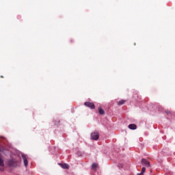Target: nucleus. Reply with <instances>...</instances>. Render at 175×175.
Here are the masks:
<instances>
[{
  "mask_svg": "<svg viewBox=\"0 0 175 175\" xmlns=\"http://www.w3.org/2000/svg\"><path fill=\"white\" fill-rule=\"evenodd\" d=\"M129 129L135 130L136 128H137V126L135 124H131L129 125Z\"/></svg>",
  "mask_w": 175,
  "mask_h": 175,
  "instance_id": "obj_5",
  "label": "nucleus"
},
{
  "mask_svg": "<svg viewBox=\"0 0 175 175\" xmlns=\"http://www.w3.org/2000/svg\"><path fill=\"white\" fill-rule=\"evenodd\" d=\"M3 170H4L3 167H0V172H3Z\"/></svg>",
  "mask_w": 175,
  "mask_h": 175,
  "instance_id": "obj_12",
  "label": "nucleus"
},
{
  "mask_svg": "<svg viewBox=\"0 0 175 175\" xmlns=\"http://www.w3.org/2000/svg\"><path fill=\"white\" fill-rule=\"evenodd\" d=\"M22 158L23 159L25 166H28V160L27 159V157L25 156V154H22Z\"/></svg>",
  "mask_w": 175,
  "mask_h": 175,
  "instance_id": "obj_4",
  "label": "nucleus"
},
{
  "mask_svg": "<svg viewBox=\"0 0 175 175\" xmlns=\"http://www.w3.org/2000/svg\"><path fill=\"white\" fill-rule=\"evenodd\" d=\"M146 173V167H143L142 168L141 173L137 174V175H141V174H144Z\"/></svg>",
  "mask_w": 175,
  "mask_h": 175,
  "instance_id": "obj_6",
  "label": "nucleus"
},
{
  "mask_svg": "<svg viewBox=\"0 0 175 175\" xmlns=\"http://www.w3.org/2000/svg\"><path fill=\"white\" fill-rule=\"evenodd\" d=\"M62 167L63 169H69V165H68V164H66V163L63 164V165H62Z\"/></svg>",
  "mask_w": 175,
  "mask_h": 175,
  "instance_id": "obj_9",
  "label": "nucleus"
},
{
  "mask_svg": "<svg viewBox=\"0 0 175 175\" xmlns=\"http://www.w3.org/2000/svg\"><path fill=\"white\" fill-rule=\"evenodd\" d=\"M142 165H143L144 166H146V167H150V166H151L150 165V161L146 159H142Z\"/></svg>",
  "mask_w": 175,
  "mask_h": 175,
  "instance_id": "obj_3",
  "label": "nucleus"
},
{
  "mask_svg": "<svg viewBox=\"0 0 175 175\" xmlns=\"http://www.w3.org/2000/svg\"><path fill=\"white\" fill-rule=\"evenodd\" d=\"M91 139L92 140H98V139H99V133L98 132L92 133Z\"/></svg>",
  "mask_w": 175,
  "mask_h": 175,
  "instance_id": "obj_1",
  "label": "nucleus"
},
{
  "mask_svg": "<svg viewBox=\"0 0 175 175\" xmlns=\"http://www.w3.org/2000/svg\"><path fill=\"white\" fill-rule=\"evenodd\" d=\"M84 105L86 106V107H89L90 109H95V104H94V103L85 102Z\"/></svg>",
  "mask_w": 175,
  "mask_h": 175,
  "instance_id": "obj_2",
  "label": "nucleus"
},
{
  "mask_svg": "<svg viewBox=\"0 0 175 175\" xmlns=\"http://www.w3.org/2000/svg\"><path fill=\"white\" fill-rule=\"evenodd\" d=\"M98 113L99 114H101L102 116H103V114H105V110H103V109L102 108H99Z\"/></svg>",
  "mask_w": 175,
  "mask_h": 175,
  "instance_id": "obj_8",
  "label": "nucleus"
},
{
  "mask_svg": "<svg viewBox=\"0 0 175 175\" xmlns=\"http://www.w3.org/2000/svg\"><path fill=\"white\" fill-rule=\"evenodd\" d=\"M8 165H9V166H13V161H8Z\"/></svg>",
  "mask_w": 175,
  "mask_h": 175,
  "instance_id": "obj_11",
  "label": "nucleus"
},
{
  "mask_svg": "<svg viewBox=\"0 0 175 175\" xmlns=\"http://www.w3.org/2000/svg\"><path fill=\"white\" fill-rule=\"evenodd\" d=\"M92 167L93 169H96L98 167V164L96 163H94L92 165Z\"/></svg>",
  "mask_w": 175,
  "mask_h": 175,
  "instance_id": "obj_10",
  "label": "nucleus"
},
{
  "mask_svg": "<svg viewBox=\"0 0 175 175\" xmlns=\"http://www.w3.org/2000/svg\"><path fill=\"white\" fill-rule=\"evenodd\" d=\"M125 102H126L125 100H120L119 102H118V105L119 106H121V105H124L125 103Z\"/></svg>",
  "mask_w": 175,
  "mask_h": 175,
  "instance_id": "obj_7",
  "label": "nucleus"
}]
</instances>
